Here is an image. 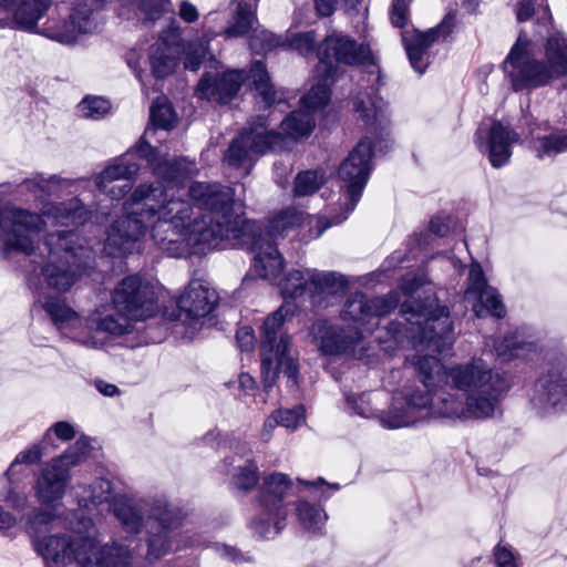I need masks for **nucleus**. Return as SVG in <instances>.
<instances>
[{
    "instance_id": "nucleus-61",
    "label": "nucleus",
    "mask_w": 567,
    "mask_h": 567,
    "mask_svg": "<svg viewBox=\"0 0 567 567\" xmlns=\"http://www.w3.org/2000/svg\"><path fill=\"white\" fill-rule=\"evenodd\" d=\"M131 190V185L128 182H125L121 185L112 186L109 188L106 186V190H102L103 193H106L110 195L112 199H121L124 197L128 192Z\"/></svg>"
},
{
    "instance_id": "nucleus-39",
    "label": "nucleus",
    "mask_w": 567,
    "mask_h": 567,
    "mask_svg": "<svg viewBox=\"0 0 567 567\" xmlns=\"http://www.w3.org/2000/svg\"><path fill=\"white\" fill-rule=\"evenodd\" d=\"M316 122L313 114L306 109L300 107L291 112L282 122L284 132L291 138L308 136L315 128Z\"/></svg>"
},
{
    "instance_id": "nucleus-1",
    "label": "nucleus",
    "mask_w": 567,
    "mask_h": 567,
    "mask_svg": "<svg viewBox=\"0 0 567 567\" xmlns=\"http://www.w3.org/2000/svg\"><path fill=\"white\" fill-rule=\"evenodd\" d=\"M414 368L423 389L405 386L388 411L372 406L370 393L346 394L349 408L362 417H378L383 427L400 429L426 421L431 412L457 420L501 416L502 402L512 388L506 373L494 370L482 358L444 369L433 355L417 357Z\"/></svg>"
},
{
    "instance_id": "nucleus-40",
    "label": "nucleus",
    "mask_w": 567,
    "mask_h": 567,
    "mask_svg": "<svg viewBox=\"0 0 567 567\" xmlns=\"http://www.w3.org/2000/svg\"><path fill=\"white\" fill-rule=\"evenodd\" d=\"M256 22V3L239 1L234 22L226 28L225 34L228 38L241 37L248 33Z\"/></svg>"
},
{
    "instance_id": "nucleus-37",
    "label": "nucleus",
    "mask_w": 567,
    "mask_h": 567,
    "mask_svg": "<svg viewBox=\"0 0 567 567\" xmlns=\"http://www.w3.org/2000/svg\"><path fill=\"white\" fill-rule=\"evenodd\" d=\"M73 183L74 181L62 178L58 175H51L50 177L38 175L32 179L24 181L23 186L37 198L42 199L55 195L61 189L70 187Z\"/></svg>"
},
{
    "instance_id": "nucleus-33",
    "label": "nucleus",
    "mask_w": 567,
    "mask_h": 567,
    "mask_svg": "<svg viewBox=\"0 0 567 567\" xmlns=\"http://www.w3.org/2000/svg\"><path fill=\"white\" fill-rule=\"evenodd\" d=\"M137 156L136 145L134 150L128 151L123 156L118 157L113 164L106 166L99 175L95 176V185L99 190H106V186L110 183L126 179L130 181L134 178L138 171L140 164L133 159V157Z\"/></svg>"
},
{
    "instance_id": "nucleus-47",
    "label": "nucleus",
    "mask_w": 567,
    "mask_h": 567,
    "mask_svg": "<svg viewBox=\"0 0 567 567\" xmlns=\"http://www.w3.org/2000/svg\"><path fill=\"white\" fill-rule=\"evenodd\" d=\"M233 484L236 488L248 492L252 489L258 480V466L252 461H247L245 465H238L233 474Z\"/></svg>"
},
{
    "instance_id": "nucleus-27",
    "label": "nucleus",
    "mask_w": 567,
    "mask_h": 567,
    "mask_svg": "<svg viewBox=\"0 0 567 567\" xmlns=\"http://www.w3.org/2000/svg\"><path fill=\"white\" fill-rule=\"evenodd\" d=\"M465 297L467 299H477L478 302L473 307L477 317H483L486 312L501 319L506 315V309L502 302L501 296L494 288L487 285L480 264H472L470 267Z\"/></svg>"
},
{
    "instance_id": "nucleus-50",
    "label": "nucleus",
    "mask_w": 567,
    "mask_h": 567,
    "mask_svg": "<svg viewBox=\"0 0 567 567\" xmlns=\"http://www.w3.org/2000/svg\"><path fill=\"white\" fill-rule=\"evenodd\" d=\"M55 518L52 509H34L28 517V532L35 537L43 528H47Z\"/></svg>"
},
{
    "instance_id": "nucleus-13",
    "label": "nucleus",
    "mask_w": 567,
    "mask_h": 567,
    "mask_svg": "<svg viewBox=\"0 0 567 567\" xmlns=\"http://www.w3.org/2000/svg\"><path fill=\"white\" fill-rule=\"evenodd\" d=\"M291 485V480L282 473H272L264 478L257 497L258 513L249 523L258 537L271 539L285 528L288 508L284 499Z\"/></svg>"
},
{
    "instance_id": "nucleus-62",
    "label": "nucleus",
    "mask_w": 567,
    "mask_h": 567,
    "mask_svg": "<svg viewBox=\"0 0 567 567\" xmlns=\"http://www.w3.org/2000/svg\"><path fill=\"white\" fill-rule=\"evenodd\" d=\"M337 0H315L316 9L321 17H329L333 13Z\"/></svg>"
},
{
    "instance_id": "nucleus-17",
    "label": "nucleus",
    "mask_w": 567,
    "mask_h": 567,
    "mask_svg": "<svg viewBox=\"0 0 567 567\" xmlns=\"http://www.w3.org/2000/svg\"><path fill=\"white\" fill-rule=\"evenodd\" d=\"M528 45V38L520 33L504 61V70L516 92L532 91L557 80L544 61L530 56Z\"/></svg>"
},
{
    "instance_id": "nucleus-7",
    "label": "nucleus",
    "mask_w": 567,
    "mask_h": 567,
    "mask_svg": "<svg viewBox=\"0 0 567 567\" xmlns=\"http://www.w3.org/2000/svg\"><path fill=\"white\" fill-rule=\"evenodd\" d=\"M44 217L62 225H82L91 218V210L74 197L62 203H49L42 214L20 207L0 210V255L10 259L13 254L32 256L39 244V234L45 226Z\"/></svg>"
},
{
    "instance_id": "nucleus-51",
    "label": "nucleus",
    "mask_w": 567,
    "mask_h": 567,
    "mask_svg": "<svg viewBox=\"0 0 567 567\" xmlns=\"http://www.w3.org/2000/svg\"><path fill=\"white\" fill-rule=\"evenodd\" d=\"M274 420L287 429H296L299 426L303 421V409L302 406H297L293 409H287V410H278L274 413Z\"/></svg>"
},
{
    "instance_id": "nucleus-32",
    "label": "nucleus",
    "mask_w": 567,
    "mask_h": 567,
    "mask_svg": "<svg viewBox=\"0 0 567 567\" xmlns=\"http://www.w3.org/2000/svg\"><path fill=\"white\" fill-rule=\"evenodd\" d=\"M544 58V62L557 80L567 74V37L561 31L548 30Z\"/></svg>"
},
{
    "instance_id": "nucleus-15",
    "label": "nucleus",
    "mask_w": 567,
    "mask_h": 567,
    "mask_svg": "<svg viewBox=\"0 0 567 567\" xmlns=\"http://www.w3.org/2000/svg\"><path fill=\"white\" fill-rule=\"evenodd\" d=\"M268 117L258 115L249 122L227 148L224 159L234 168H245L249 173L255 154H265L284 147L285 137L281 133L268 130Z\"/></svg>"
},
{
    "instance_id": "nucleus-55",
    "label": "nucleus",
    "mask_w": 567,
    "mask_h": 567,
    "mask_svg": "<svg viewBox=\"0 0 567 567\" xmlns=\"http://www.w3.org/2000/svg\"><path fill=\"white\" fill-rule=\"evenodd\" d=\"M390 20L393 27L404 28L409 22L408 0H393L390 10Z\"/></svg>"
},
{
    "instance_id": "nucleus-31",
    "label": "nucleus",
    "mask_w": 567,
    "mask_h": 567,
    "mask_svg": "<svg viewBox=\"0 0 567 567\" xmlns=\"http://www.w3.org/2000/svg\"><path fill=\"white\" fill-rule=\"evenodd\" d=\"M133 318H128L127 316L120 315H107L105 317H95L91 316L85 320V331L84 336H96L101 339L104 344H106L105 338H102L100 334L105 333L110 337L116 338L128 334L134 329Z\"/></svg>"
},
{
    "instance_id": "nucleus-24",
    "label": "nucleus",
    "mask_w": 567,
    "mask_h": 567,
    "mask_svg": "<svg viewBox=\"0 0 567 567\" xmlns=\"http://www.w3.org/2000/svg\"><path fill=\"white\" fill-rule=\"evenodd\" d=\"M519 138V134L511 126L493 121L488 127L483 124L478 126L474 142L477 148L487 155L491 165L501 168L509 163L512 146L518 143Z\"/></svg>"
},
{
    "instance_id": "nucleus-38",
    "label": "nucleus",
    "mask_w": 567,
    "mask_h": 567,
    "mask_svg": "<svg viewBox=\"0 0 567 567\" xmlns=\"http://www.w3.org/2000/svg\"><path fill=\"white\" fill-rule=\"evenodd\" d=\"M310 268L292 269L280 281L279 288L284 298H299L308 295Z\"/></svg>"
},
{
    "instance_id": "nucleus-30",
    "label": "nucleus",
    "mask_w": 567,
    "mask_h": 567,
    "mask_svg": "<svg viewBox=\"0 0 567 567\" xmlns=\"http://www.w3.org/2000/svg\"><path fill=\"white\" fill-rule=\"evenodd\" d=\"M51 0H0V8L12 11V27L17 30L33 32L37 22L51 7Z\"/></svg>"
},
{
    "instance_id": "nucleus-34",
    "label": "nucleus",
    "mask_w": 567,
    "mask_h": 567,
    "mask_svg": "<svg viewBox=\"0 0 567 567\" xmlns=\"http://www.w3.org/2000/svg\"><path fill=\"white\" fill-rule=\"evenodd\" d=\"M147 61L152 75L164 79L172 74L177 65L176 50L161 38L148 48Z\"/></svg>"
},
{
    "instance_id": "nucleus-49",
    "label": "nucleus",
    "mask_w": 567,
    "mask_h": 567,
    "mask_svg": "<svg viewBox=\"0 0 567 567\" xmlns=\"http://www.w3.org/2000/svg\"><path fill=\"white\" fill-rule=\"evenodd\" d=\"M316 42L317 38L313 31L296 33L288 39L290 49L303 56H309L315 53Z\"/></svg>"
},
{
    "instance_id": "nucleus-25",
    "label": "nucleus",
    "mask_w": 567,
    "mask_h": 567,
    "mask_svg": "<svg viewBox=\"0 0 567 567\" xmlns=\"http://www.w3.org/2000/svg\"><path fill=\"white\" fill-rule=\"evenodd\" d=\"M42 308L62 336L86 348L101 349L104 344L96 336H84L85 321L63 299L50 297L43 302Z\"/></svg>"
},
{
    "instance_id": "nucleus-6",
    "label": "nucleus",
    "mask_w": 567,
    "mask_h": 567,
    "mask_svg": "<svg viewBox=\"0 0 567 567\" xmlns=\"http://www.w3.org/2000/svg\"><path fill=\"white\" fill-rule=\"evenodd\" d=\"M114 516L122 528L130 534L142 530L144 513H147V559L157 560L173 550L184 546H202L198 535L187 539L183 545H175L177 530L181 528L185 514L178 506L161 495L143 501H135L125 495L114 498L111 505Z\"/></svg>"
},
{
    "instance_id": "nucleus-14",
    "label": "nucleus",
    "mask_w": 567,
    "mask_h": 567,
    "mask_svg": "<svg viewBox=\"0 0 567 567\" xmlns=\"http://www.w3.org/2000/svg\"><path fill=\"white\" fill-rule=\"evenodd\" d=\"M529 402L545 416L567 408V353H548L533 384Z\"/></svg>"
},
{
    "instance_id": "nucleus-59",
    "label": "nucleus",
    "mask_w": 567,
    "mask_h": 567,
    "mask_svg": "<svg viewBox=\"0 0 567 567\" xmlns=\"http://www.w3.org/2000/svg\"><path fill=\"white\" fill-rule=\"evenodd\" d=\"M126 61H127V64L128 66L133 70V72L135 73V76L141 81L143 82V73H144V69L142 66V64H145L146 61H143L142 56H140L136 52V50H132L131 52L127 53L126 55Z\"/></svg>"
},
{
    "instance_id": "nucleus-60",
    "label": "nucleus",
    "mask_w": 567,
    "mask_h": 567,
    "mask_svg": "<svg viewBox=\"0 0 567 567\" xmlns=\"http://www.w3.org/2000/svg\"><path fill=\"white\" fill-rule=\"evenodd\" d=\"M178 13L181 19L187 23L195 22L199 17L197 8L187 0L181 2Z\"/></svg>"
},
{
    "instance_id": "nucleus-54",
    "label": "nucleus",
    "mask_w": 567,
    "mask_h": 567,
    "mask_svg": "<svg viewBox=\"0 0 567 567\" xmlns=\"http://www.w3.org/2000/svg\"><path fill=\"white\" fill-rule=\"evenodd\" d=\"M52 434H54L61 441H70L75 436V429L69 422H56L44 433L42 444H47L49 441H51Z\"/></svg>"
},
{
    "instance_id": "nucleus-48",
    "label": "nucleus",
    "mask_w": 567,
    "mask_h": 567,
    "mask_svg": "<svg viewBox=\"0 0 567 567\" xmlns=\"http://www.w3.org/2000/svg\"><path fill=\"white\" fill-rule=\"evenodd\" d=\"M111 109L107 100L100 96H87L78 105V113L82 117L99 120L104 116Z\"/></svg>"
},
{
    "instance_id": "nucleus-5",
    "label": "nucleus",
    "mask_w": 567,
    "mask_h": 567,
    "mask_svg": "<svg viewBox=\"0 0 567 567\" xmlns=\"http://www.w3.org/2000/svg\"><path fill=\"white\" fill-rule=\"evenodd\" d=\"M399 302L396 291L373 298L357 291L346 300L341 311L342 320L355 326L343 327L328 320H317L311 324L310 336L323 355H351L362 340L363 332L372 333L379 327L380 319L392 312Z\"/></svg>"
},
{
    "instance_id": "nucleus-11",
    "label": "nucleus",
    "mask_w": 567,
    "mask_h": 567,
    "mask_svg": "<svg viewBox=\"0 0 567 567\" xmlns=\"http://www.w3.org/2000/svg\"><path fill=\"white\" fill-rule=\"evenodd\" d=\"M245 82L255 92L261 107L268 109L279 101L262 61H254L248 72L229 70L221 74H204L196 86L195 95L200 100L226 104L235 97Z\"/></svg>"
},
{
    "instance_id": "nucleus-57",
    "label": "nucleus",
    "mask_w": 567,
    "mask_h": 567,
    "mask_svg": "<svg viewBox=\"0 0 567 567\" xmlns=\"http://www.w3.org/2000/svg\"><path fill=\"white\" fill-rule=\"evenodd\" d=\"M451 217L435 216L430 221V230L436 236H446L451 229Z\"/></svg>"
},
{
    "instance_id": "nucleus-45",
    "label": "nucleus",
    "mask_w": 567,
    "mask_h": 567,
    "mask_svg": "<svg viewBox=\"0 0 567 567\" xmlns=\"http://www.w3.org/2000/svg\"><path fill=\"white\" fill-rule=\"evenodd\" d=\"M535 6H538L539 9L543 10L542 16L538 18V23H551V14L549 11V7L546 3V0H518L515 6L516 19L518 22H524L529 20L534 12Z\"/></svg>"
},
{
    "instance_id": "nucleus-22",
    "label": "nucleus",
    "mask_w": 567,
    "mask_h": 567,
    "mask_svg": "<svg viewBox=\"0 0 567 567\" xmlns=\"http://www.w3.org/2000/svg\"><path fill=\"white\" fill-rule=\"evenodd\" d=\"M454 24L455 16L449 13L441 23L425 32L412 29L401 33L410 64L417 73H424L430 64L429 49L437 40L446 39L452 33Z\"/></svg>"
},
{
    "instance_id": "nucleus-3",
    "label": "nucleus",
    "mask_w": 567,
    "mask_h": 567,
    "mask_svg": "<svg viewBox=\"0 0 567 567\" xmlns=\"http://www.w3.org/2000/svg\"><path fill=\"white\" fill-rule=\"evenodd\" d=\"M192 202L185 223V256L205 249H225L226 243L238 237L244 219L241 205L234 199L235 190L216 182H194L188 187Z\"/></svg>"
},
{
    "instance_id": "nucleus-16",
    "label": "nucleus",
    "mask_w": 567,
    "mask_h": 567,
    "mask_svg": "<svg viewBox=\"0 0 567 567\" xmlns=\"http://www.w3.org/2000/svg\"><path fill=\"white\" fill-rule=\"evenodd\" d=\"M372 143L365 137L357 144V146L349 153L348 157L340 164L338 176L346 188V215L333 220V224L344 220L348 215L354 210L359 203L372 171ZM331 225L332 223L324 225V227L318 231L317 237H319L323 230Z\"/></svg>"
},
{
    "instance_id": "nucleus-4",
    "label": "nucleus",
    "mask_w": 567,
    "mask_h": 567,
    "mask_svg": "<svg viewBox=\"0 0 567 567\" xmlns=\"http://www.w3.org/2000/svg\"><path fill=\"white\" fill-rule=\"evenodd\" d=\"M423 285L424 280L419 276L406 275L402 278L400 289L408 297L400 308L404 322L391 321L384 329L389 339L398 346H425L442 353L453 342L450 310L439 305L435 297L424 300L414 298Z\"/></svg>"
},
{
    "instance_id": "nucleus-58",
    "label": "nucleus",
    "mask_w": 567,
    "mask_h": 567,
    "mask_svg": "<svg viewBox=\"0 0 567 567\" xmlns=\"http://www.w3.org/2000/svg\"><path fill=\"white\" fill-rule=\"evenodd\" d=\"M494 556L498 567H518L514 554L506 547L497 546Z\"/></svg>"
},
{
    "instance_id": "nucleus-28",
    "label": "nucleus",
    "mask_w": 567,
    "mask_h": 567,
    "mask_svg": "<svg viewBox=\"0 0 567 567\" xmlns=\"http://www.w3.org/2000/svg\"><path fill=\"white\" fill-rule=\"evenodd\" d=\"M347 286L348 280L341 274L312 269L308 296L313 306L327 308L344 293Z\"/></svg>"
},
{
    "instance_id": "nucleus-26",
    "label": "nucleus",
    "mask_w": 567,
    "mask_h": 567,
    "mask_svg": "<svg viewBox=\"0 0 567 567\" xmlns=\"http://www.w3.org/2000/svg\"><path fill=\"white\" fill-rule=\"evenodd\" d=\"M218 295L215 289L202 280H190L177 300L181 318L188 326L199 324L217 306Z\"/></svg>"
},
{
    "instance_id": "nucleus-18",
    "label": "nucleus",
    "mask_w": 567,
    "mask_h": 567,
    "mask_svg": "<svg viewBox=\"0 0 567 567\" xmlns=\"http://www.w3.org/2000/svg\"><path fill=\"white\" fill-rule=\"evenodd\" d=\"M316 71L327 81L336 80L339 64L361 65L372 60L369 45L357 43L352 38L333 32L318 47Z\"/></svg>"
},
{
    "instance_id": "nucleus-29",
    "label": "nucleus",
    "mask_w": 567,
    "mask_h": 567,
    "mask_svg": "<svg viewBox=\"0 0 567 567\" xmlns=\"http://www.w3.org/2000/svg\"><path fill=\"white\" fill-rule=\"evenodd\" d=\"M353 110L368 130L375 133L380 130L382 133L390 126L388 105L374 87L358 93L353 101Z\"/></svg>"
},
{
    "instance_id": "nucleus-41",
    "label": "nucleus",
    "mask_w": 567,
    "mask_h": 567,
    "mask_svg": "<svg viewBox=\"0 0 567 567\" xmlns=\"http://www.w3.org/2000/svg\"><path fill=\"white\" fill-rule=\"evenodd\" d=\"M533 347L532 342L524 341L517 332L505 336L503 339L494 342V351L503 361L523 357L525 352L530 351Z\"/></svg>"
},
{
    "instance_id": "nucleus-20",
    "label": "nucleus",
    "mask_w": 567,
    "mask_h": 567,
    "mask_svg": "<svg viewBox=\"0 0 567 567\" xmlns=\"http://www.w3.org/2000/svg\"><path fill=\"white\" fill-rule=\"evenodd\" d=\"M114 310L133 318L145 320L157 311V298L153 286L140 276H127L113 290Z\"/></svg>"
},
{
    "instance_id": "nucleus-63",
    "label": "nucleus",
    "mask_w": 567,
    "mask_h": 567,
    "mask_svg": "<svg viewBox=\"0 0 567 567\" xmlns=\"http://www.w3.org/2000/svg\"><path fill=\"white\" fill-rule=\"evenodd\" d=\"M7 501L17 509H23L27 506L28 498L24 494L10 491Z\"/></svg>"
},
{
    "instance_id": "nucleus-52",
    "label": "nucleus",
    "mask_w": 567,
    "mask_h": 567,
    "mask_svg": "<svg viewBox=\"0 0 567 567\" xmlns=\"http://www.w3.org/2000/svg\"><path fill=\"white\" fill-rule=\"evenodd\" d=\"M42 456V447L41 444H34L31 447L20 452L14 461L11 463L10 467L6 472L9 481H12V476L16 472V467L21 464H33L38 462Z\"/></svg>"
},
{
    "instance_id": "nucleus-21",
    "label": "nucleus",
    "mask_w": 567,
    "mask_h": 567,
    "mask_svg": "<svg viewBox=\"0 0 567 567\" xmlns=\"http://www.w3.org/2000/svg\"><path fill=\"white\" fill-rule=\"evenodd\" d=\"M99 22L89 0H76L70 10L68 19L59 21L49 18L42 29L37 27L32 33L42 34L60 43H74L81 34L94 32Z\"/></svg>"
},
{
    "instance_id": "nucleus-9",
    "label": "nucleus",
    "mask_w": 567,
    "mask_h": 567,
    "mask_svg": "<svg viewBox=\"0 0 567 567\" xmlns=\"http://www.w3.org/2000/svg\"><path fill=\"white\" fill-rule=\"evenodd\" d=\"M301 220L302 215L296 210H285L266 225L250 220L241 226L238 237L225 244L226 248H246L251 251L256 274L262 279L275 281L284 269V258L277 249V240L288 236Z\"/></svg>"
},
{
    "instance_id": "nucleus-64",
    "label": "nucleus",
    "mask_w": 567,
    "mask_h": 567,
    "mask_svg": "<svg viewBox=\"0 0 567 567\" xmlns=\"http://www.w3.org/2000/svg\"><path fill=\"white\" fill-rule=\"evenodd\" d=\"M262 43L260 44V51H269L272 48L279 44L278 38H276L272 33L262 31L261 32Z\"/></svg>"
},
{
    "instance_id": "nucleus-43",
    "label": "nucleus",
    "mask_w": 567,
    "mask_h": 567,
    "mask_svg": "<svg viewBox=\"0 0 567 567\" xmlns=\"http://www.w3.org/2000/svg\"><path fill=\"white\" fill-rule=\"evenodd\" d=\"M326 182L324 172L320 169L303 171L295 178L293 194L297 197L315 194Z\"/></svg>"
},
{
    "instance_id": "nucleus-19",
    "label": "nucleus",
    "mask_w": 567,
    "mask_h": 567,
    "mask_svg": "<svg viewBox=\"0 0 567 567\" xmlns=\"http://www.w3.org/2000/svg\"><path fill=\"white\" fill-rule=\"evenodd\" d=\"M86 449V441L80 439L64 454L43 466L35 485V495L41 504L51 505L63 497L70 468L85 457Z\"/></svg>"
},
{
    "instance_id": "nucleus-2",
    "label": "nucleus",
    "mask_w": 567,
    "mask_h": 567,
    "mask_svg": "<svg viewBox=\"0 0 567 567\" xmlns=\"http://www.w3.org/2000/svg\"><path fill=\"white\" fill-rule=\"evenodd\" d=\"M125 215L107 231L104 249L113 257L132 254L150 229L155 245L171 257H185L189 202L175 197L162 182L142 183L124 203Z\"/></svg>"
},
{
    "instance_id": "nucleus-56",
    "label": "nucleus",
    "mask_w": 567,
    "mask_h": 567,
    "mask_svg": "<svg viewBox=\"0 0 567 567\" xmlns=\"http://www.w3.org/2000/svg\"><path fill=\"white\" fill-rule=\"evenodd\" d=\"M236 340L241 351H249L254 347L255 334L250 327H241L236 332Z\"/></svg>"
},
{
    "instance_id": "nucleus-23",
    "label": "nucleus",
    "mask_w": 567,
    "mask_h": 567,
    "mask_svg": "<svg viewBox=\"0 0 567 567\" xmlns=\"http://www.w3.org/2000/svg\"><path fill=\"white\" fill-rule=\"evenodd\" d=\"M153 130L147 128L144 135L136 143V153L138 158L145 159L152 168V173L159 178L169 192L174 186L181 185L185 179L196 173L195 162L186 158H175L172 161L158 157L156 148H154L146 140Z\"/></svg>"
},
{
    "instance_id": "nucleus-10",
    "label": "nucleus",
    "mask_w": 567,
    "mask_h": 567,
    "mask_svg": "<svg viewBox=\"0 0 567 567\" xmlns=\"http://www.w3.org/2000/svg\"><path fill=\"white\" fill-rule=\"evenodd\" d=\"M48 251L42 274L47 284L59 290H69L82 276L89 275L95 265L91 246L74 230H58L45 236Z\"/></svg>"
},
{
    "instance_id": "nucleus-53",
    "label": "nucleus",
    "mask_w": 567,
    "mask_h": 567,
    "mask_svg": "<svg viewBox=\"0 0 567 567\" xmlns=\"http://www.w3.org/2000/svg\"><path fill=\"white\" fill-rule=\"evenodd\" d=\"M141 11L148 21L159 19L165 12L173 13L169 0H143L141 3Z\"/></svg>"
},
{
    "instance_id": "nucleus-12",
    "label": "nucleus",
    "mask_w": 567,
    "mask_h": 567,
    "mask_svg": "<svg viewBox=\"0 0 567 567\" xmlns=\"http://www.w3.org/2000/svg\"><path fill=\"white\" fill-rule=\"evenodd\" d=\"M292 305L285 302L266 318L260 329L261 377L265 390L276 383L279 370L292 385L297 384L299 368L290 355V337L282 331L285 319L292 313Z\"/></svg>"
},
{
    "instance_id": "nucleus-46",
    "label": "nucleus",
    "mask_w": 567,
    "mask_h": 567,
    "mask_svg": "<svg viewBox=\"0 0 567 567\" xmlns=\"http://www.w3.org/2000/svg\"><path fill=\"white\" fill-rule=\"evenodd\" d=\"M151 121L155 127L169 130L175 122L173 107L165 96L157 97L151 106Z\"/></svg>"
},
{
    "instance_id": "nucleus-36",
    "label": "nucleus",
    "mask_w": 567,
    "mask_h": 567,
    "mask_svg": "<svg viewBox=\"0 0 567 567\" xmlns=\"http://www.w3.org/2000/svg\"><path fill=\"white\" fill-rule=\"evenodd\" d=\"M121 496L114 494L113 485L111 481L106 478H97L91 485L83 488V493L79 495V504L82 507H89L90 505H100L103 503H113L114 498Z\"/></svg>"
},
{
    "instance_id": "nucleus-35",
    "label": "nucleus",
    "mask_w": 567,
    "mask_h": 567,
    "mask_svg": "<svg viewBox=\"0 0 567 567\" xmlns=\"http://www.w3.org/2000/svg\"><path fill=\"white\" fill-rule=\"evenodd\" d=\"M540 126L542 124H538L537 128L530 130V135L534 140L533 148L538 158L567 152V130L554 128L548 134L540 135L536 133L537 130H542Z\"/></svg>"
},
{
    "instance_id": "nucleus-44",
    "label": "nucleus",
    "mask_w": 567,
    "mask_h": 567,
    "mask_svg": "<svg viewBox=\"0 0 567 567\" xmlns=\"http://www.w3.org/2000/svg\"><path fill=\"white\" fill-rule=\"evenodd\" d=\"M297 515L302 526L311 532H320L326 523V513L307 502H300L297 505Z\"/></svg>"
},
{
    "instance_id": "nucleus-8",
    "label": "nucleus",
    "mask_w": 567,
    "mask_h": 567,
    "mask_svg": "<svg viewBox=\"0 0 567 567\" xmlns=\"http://www.w3.org/2000/svg\"><path fill=\"white\" fill-rule=\"evenodd\" d=\"M90 518H81L79 528L69 536L33 537L35 550L45 561L76 563L79 567H126L131 554L126 546L113 543L100 546Z\"/></svg>"
},
{
    "instance_id": "nucleus-42",
    "label": "nucleus",
    "mask_w": 567,
    "mask_h": 567,
    "mask_svg": "<svg viewBox=\"0 0 567 567\" xmlns=\"http://www.w3.org/2000/svg\"><path fill=\"white\" fill-rule=\"evenodd\" d=\"M319 82L313 85L310 91L300 100L302 109L313 113V111L321 109L328 104L331 96L330 84L336 80H324L317 71Z\"/></svg>"
}]
</instances>
